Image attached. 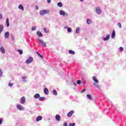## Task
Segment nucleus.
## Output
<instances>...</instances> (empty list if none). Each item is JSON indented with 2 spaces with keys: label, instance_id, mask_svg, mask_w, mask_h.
Returning a JSON list of instances; mask_svg holds the SVG:
<instances>
[{
  "label": "nucleus",
  "instance_id": "nucleus-1",
  "mask_svg": "<svg viewBox=\"0 0 126 126\" xmlns=\"http://www.w3.org/2000/svg\"><path fill=\"white\" fill-rule=\"evenodd\" d=\"M93 80L94 82V85L97 88H100V87L98 85L99 81H98V79H97V77L94 76L93 77Z\"/></svg>",
  "mask_w": 126,
  "mask_h": 126
},
{
  "label": "nucleus",
  "instance_id": "nucleus-2",
  "mask_svg": "<svg viewBox=\"0 0 126 126\" xmlns=\"http://www.w3.org/2000/svg\"><path fill=\"white\" fill-rule=\"evenodd\" d=\"M50 11L49 10H42L40 11L39 14L40 15H45V14H47V13H49Z\"/></svg>",
  "mask_w": 126,
  "mask_h": 126
},
{
  "label": "nucleus",
  "instance_id": "nucleus-3",
  "mask_svg": "<svg viewBox=\"0 0 126 126\" xmlns=\"http://www.w3.org/2000/svg\"><path fill=\"white\" fill-rule=\"evenodd\" d=\"M33 59L32 57H30L26 61V63L29 64V63H32L33 61Z\"/></svg>",
  "mask_w": 126,
  "mask_h": 126
},
{
  "label": "nucleus",
  "instance_id": "nucleus-4",
  "mask_svg": "<svg viewBox=\"0 0 126 126\" xmlns=\"http://www.w3.org/2000/svg\"><path fill=\"white\" fill-rule=\"evenodd\" d=\"M38 40H39V42H40L42 46L43 47H46L47 45L46 44V43L44 42V41L41 40L40 38H37Z\"/></svg>",
  "mask_w": 126,
  "mask_h": 126
},
{
  "label": "nucleus",
  "instance_id": "nucleus-5",
  "mask_svg": "<svg viewBox=\"0 0 126 126\" xmlns=\"http://www.w3.org/2000/svg\"><path fill=\"white\" fill-rule=\"evenodd\" d=\"M17 108L18 109V110H19L20 111H23V110H24L23 107H22V106H21V105L20 104H17Z\"/></svg>",
  "mask_w": 126,
  "mask_h": 126
},
{
  "label": "nucleus",
  "instance_id": "nucleus-6",
  "mask_svg": "<svg viewBox=\"0 0 126 126\" xmlns=\"http://www.w3.org/2000/svg\"><path fill=\"white\" fill-rule=\"evenodd\" d=\"M26 101V99L25 98V97L23 96L22 97H21V101H20L21 104H24Z\"/></svg>",
  "mask_w": 126,
  "mask_h": 126
},
{
  "label": "nucleus",
  "instance_id": "nucleus-7",
  "mask_svg": "<svg viewBox=\"0 0 126 126\" xmlns=\"http://www.w3.org/2000/svg\"><path fill=\"white\" fill-rule=\"evenodd\" d=\"M74 114V111L71 110L67 115V117L69 118L70 117H71L72 116V114Z\"/></svg>",
  "mask_w": 126,
  "mask_h": 126
},
{
  "label": "nucleus",
  "instance_id": "nucleus-8",
  "mask_svg": "<svg viewBox=\"0 0 126 126\" xmlns=\"http://www.w3.org/2000/svg\"><path fill=\"white\" fill-rule=\"evenodd\" d=\"M95 11L98 14H101V9H100V7H96L95 9Z\"/></svg>",
  "mask_w": 126,
  "mask_h": 126
},
{
  "label": "nucleus",
  "instance_id": "nucleus-9",
  "mask_svg": "<svg viewBox=\"0 0 126 126\" xmlns=\"http://www.w3.org/2000/svg\"><path fill=\"white\" fill-rule=\"evenodd\" d=\"M55 118L56 120L58 121V122H60V121H61V116H60V115H56Z\"/></svg>",
  "mask_w": 126,
  "mask_h": 126
},
{
  "label": "nucleus",
  "instance_id": "nucleus-10",
  "mask_svg": "<svg viewBox=\"0 0 126 126\" xmlns=\"http://www.w3.org/2000/svg\"><path fill=\"white\" fill-rule=\"evenodd\" d=\"M4 37L6 38V39H8V37H9V32H6L5 33Z\"/></svg>",
  "mask_w": 126,
  "mask_h": 126
},
{
  "label": "nucleus",
  "instance_id": "nucleus-11",
  "mask_svg": "<svg viewBox=\"0 0 126 126\" xmlns=\"http://www.w3.org/2000/svg\"><path fill=\"white\" fill-rule=\"evenodd\" d=\"M0 52L2 53V54H5V50H4V48H3V47H1L0 48Z\"/></svg>",
  "mask_w": 126,
  "mask_h": 126
},
{
  "label": "nucleus",
  "instance_id": "nucleus-12",
  "mask_svg": "<svg viewBox=\"0 0 126 126\" xmlns=\"http://www.w3.org/2000/svg\"><path fill=\"white\" fill-rule=\"evenodd\" d=\"M44 92L46 95H48V94H49V90L47 88H45L44 89Z\"/></svg>",
  "mask_w": 126,
  "mask_h": 126
},
{
  "label": "nucleus",
  "instance_id": "nucleus-13",
  "mask_svg": "<svg viewBox=\"0 0 126 126\" xmlns=\"http://www.w3.org/2000/svg\"><path fill=\"white\" fill-rule=\"evenodd\" d=\"M6 24L7 25V27H9V19L7 18L6 20Z\"/></svg>",
  "mask_w": 126,
  "mask_h": 126
},
{
  "label": "nucleus",
  "instance_id": "nucleus-14",
  "mask_svg": "<svg viewBox=\"0 0 126 126\" xmlns=\"http://www.w3.org/2000/svg\"><path fill=\"white\" fill-rule=\"evenodd\" d=\"M110 39V34H108L107 37L103 38L104 41H108Z\"/></svg>",
  "mask_w": 126,
  "mask_h": 126
},
{
  "label": "nucleus",
  "instance_id": "nucleus-15",
  "mask_svg": "<svg viewBox=\"0 0 126 126\" xmlns=\"http://www.w3.org/2000/svg\"><path fill=\"white\" fill-rule=\"evenodd\" d=\"M60 14L61 15H63L64 16V15H65V13L64 12V11H63V10H60Z\"/></svg>",
  "mask_w": 126,
  "mask_h": 126
},
{
  "label": "nucleus",
  "instance_id": "nucleus-16",
  "mask_svg": "<svg viewBox=\"0 0 126 126\" xmlns=\"http://www.w3.org/2000/svg\"><path fill=\"white\" fill-rule=\"evenodd\" d=\"M3 31V25H0V33H1Z\"/></svg>",
  "mask_w": 126,
  "mask_h": 126
},
{
  "label": "nucleus",
  "instance_id": "nucleus-17",
  "mask_svg": "<svg viewBox=\"0 0 126 126\" xmlns=\"http://www.w3.org/2000/svg\"><path fill=\"white\" fill-rule=\"evenodd\" d=\"M36 33L38 35V36H39V37L43 36V34H42V33H41V32H40L39 31H37Z\"/></svg>",
  "mask_w": 126,
  "mask_h": 126
},
{
  "label": "nucleus",
  "instance_id": "nucleus-18",
  "mask_svg": "<svg viewBox=\"0 0 126 126\" xmlns=\"http://www.w3.org/2000/svg\"><path fill=\"white\" fill-rule=\"evenodd\" d=\"M34 97L35 98V99H38V98H40V94H36Z\"/></svg>",
  "mask_w": 126,
  "mask_h": 126
},
{
  "label": "nucleus",
  "instance_id": "nucleus-19",
  "mask_svg": "<svg viewBox=\"0 0 126 126\" xmlns=\"http://www.w3.org/2000/svg\"><path fill=\"white\" fill-rule=\"evenodd\" d=\"M18 8H19V9H22V10H24V7L21 4L19 5Z\"/></svg>",
  "mask_w": 126,
  "mask_h": 126
},
{
  "label": "nucleus",
  "instance_id": "nucleus-20",
  "mask_svg": "<svg viewBox=\"0 0 126 126\" xmlns=\"http://www.w3.org/2000/svg\"><path fill=\"white\" fill-rule=\"evenodd\" d=\"M87 97L90 100H93V98H92V96H91V95H90V94H87Z\"/></svg>",
  "mask_w": 126,
  "mask_h": 126
},
{
  "label": "nucleus",
  "instance_id": "nucleus-21",
  "mask_svg": "<svg viewBox=\"0 0 126 126\" xmlns=\"http://www.w3.org/2000/svg\"><path fill=\"white\" fill-rule=\"evenodd\" d=\"M42 117L41 116H38L36 118V122H39V121H41Z\"/></svg>",
  "mask_w": 126,
  "mask_h": 126
},
{
  "label": "nucleus",
  "instance_id": "nucleus-22",
  "mask_svg": "<svg viewBox=\"0 0 126 126\" xmlns=\"http://www.w3.org/2000/svg\"><path fill=\"white\" fill-rule=\"evenodd\" d=\"M115 36H116V33H115V30H114L112 32L111 37L112 38H114Z\"/></svg>",
  "mask_w": 126,
  "mask_h": 126
},
{
  "label": "nucleus",
  "instance_id": "nucleus-23",
  "mask_svg": "<svg viewBox=\"0 0 126 126\" xmlns=\"http://www.w3.org/2000/svg\"><path fill=\"white\" fill-rule=\"evenodd\" d=\"M68 53L69 54H71L72 55H74V54H75V52L72 50H69Z\"/></svg>",
  "mask_w": 126,
  "mask_h": 126
},
{
  "label": "nucleus",
  "instance_id": "nucleus-24",
  "mask_svg": "<svg viewBox=\"0 0 126 126\" xmlns=\"http://www.w3.org/2000/svg\"><path fill=\"white\" fill-rule=\"evenodd\" d=\"M58 6H59V7H62L63 6V3H62L61 2H59L58 3Z\"/></svg>",
  "mask_w": 126,
  "mask_h": 126
},
{
  "label": "nucleus",
  "instance_id": "nucleus-25",
  "mask_svg": "<svg viewBox=\"0 0 126 126\" xmlns=\"http://www.w3.org/2000/svg\"><path fill=\"white\" fill-rule=\"evenodd\" d=\"M87 24H91V23H92L91 20L87 19Z\"/></svg>",
  "mask_w": 126,
  "mask_h": 126
},
{
  "label": "nucleus",
  "instance_id": "nucleus-26",
  "mask_svg": "<svg viewBox=\"0 0 126 126\" xmlns=\"http://www.w3.org/2000/svg\"><path fill=\"white\" fill-rule=\"evenodd\" d=\"M53 94H54V95H55L56 96H57V95H58V92H57L56 90H53Z\"/></svg>",
  "mask_w": 126,
  "mask_h": 126
},
{
  "label": "nucleus",
  "instance_id": "nucleus-27",
  "mask_svg": "<svg viewBox=\"0 0 126 126\" xmlns=\"http://www.w3.org/2000/svg\"><path fill=\"white\" fill-rule=\"evenodd\" d=\"M39 101H44L45 100V97H40L39 98Z\"/></svg>",
  "mask_w": 126,
  "mask_h": 126
},
{
  "label": "nucleus",
  "instance_id": "nucleus-28",
  "mask_svg": "<svg viewBox=\"0 0 126 126\" xmlns=\"http://www.w3.org/2000/svg\"><path fill=\"white\" fill-rule=\"evenodd\" d=\"M79 31H80L79 28H77L76 29V33L78 34V33H79Z\"/></svg>",
  "mask_w": 126,
  "mask_h": 126
},
{
  "label": "nucleus",
  "instance_id": "nucleus-29",
  "mask_svg": "<svg viewBox=\"0 0 126 126\" xmlns=\"http://www.w3.org/2000/svg\"><path fill=\"white\" fill-rule=\"evenodd\" d=\"M18 52L20 53V55H22V54H23V51L22 50L19 49Z\"/></svg>",
  "mask_w": 126,
  "mask_h": 126
},
{
  "label": "nucleus",
  "instance_id": "nucleus-30",
  "mask_svg": "<svg viewBox=\"0 0 126 126\" xmlns=\"http://www.w3.org/2000/svg\"><path fill=\"white\" fill-rule=\"evenodd\" d=\"M13 86V83H8V86H10V87H11Z\"/></svg>",
  "mask_w": 126,
  "mask_h": 126
},
{
  "label": "nucleus",
  "instance_id": "nucleus-31",
  "mask_svg": "<svg viewBox=\"0 0 126 126\" xmlns=\"http://www.w3.org/2000/svg\"><path fill=\"white\" fill-rule=\"evenodd\" d=\"M67 30L68 32H71V28H68Z\"/></svg>",
  "mask_w": 126,
  "mask_h": 126
},
{
  "label": "nucleus",
  "instance_id": "nucleus-32",
  "mask_svg": "<svg viewBox=\"0 0 126 126\" xmlns=\"http://www.w3.org/2000/svg\"><path fill=\"white\" fill-rule=\"evenodd\" d=\"M69 126H75V123H70L69 124Z\"/></svg>",
  "mask_w": 126,
  "mask_h": 126
},
{
  "label": "nucleus",
  "instance_id": "nucleus-33",
  "mask_svg": "<svg viewBox=\"0 0 126 126\" xmlns=\"http://www.w3.org/2000/svg\"><path fill=\"white\" fill-rule=\"evenodd\" d=\"M2 76V71H1V69H0V77H1Z\"/></svg>",
  "mask_w": 126,
  "mask_h": 126
},
{
  "label": "nucleus",
  "instance_id": "nucleus-34",
  "mask_svg": "<svg viewBox=\"0 0 126 126\" xmlns=\"http://www.w3.org/2000/svg\"><path fill=\"white\" fill-rule=\"evenodd\" d=\"M32 31H35V30H36V27H33L32 28Z\"/></svg>",
  "mask_w": 126,
  "mask_h": 126
},
{
  "label": "nucleus",
  "instance_id": "nucleus-35",
  "mask_svg": "<svg viewBox=\"0 0 126 126\" xmlns=\"http://www.w3.org/2000/svg\"><path fill=\"white\" fill-rule=\"evenodd\" d=\"M120 52H123L124 51V48L120 47Z\"/></svg>",
  "mask_w": 126,
  "mask_h": 126
},
{
  "label": "nucleus",
  "instance_id": "nucleus-36",
  "mask_svg": "<svg viewBox=\"0 0 126 126\" xmlns=\"http://www.w3.org/2000/svg\"><path fill=\"white\" fill-rule=\"evenodd\" d=\"M118 26H119V27L120 28H122V24H121V23H119L118 24Z\"/></svg>",
  "mask_w": 126,
  "mask_h": 126
},
{
  "label": "nucleus",
  "instance_id": "nucleus-37",
  "mask_svg": "<svg viewBox=\"0 0 126 126\" xmlns=\"http://www.w3.org/2000/svg\"><path fill=\"white\" fill-rule=\"evenodd\" d=\"M81 82V81H80V80H78L77 81V84H80Z\"/></svg>",
  "mask_w": 126,
  "mask_h": 126
},
{
  "label": "nucleus",
  "instance_id": "nucleus-38",
  "mask_svg": "<svg viewBox=\"0 0 126 126\" xmlns=\"http://www.w3.org/2000/svg\"><path fill=\"white\" fill-rule=\"evenodd\" d=\"M43 30L45 33H47V29L46 28H44Z\"/></svg>",
  "mask_w": 126,
  "mask_h": 126
},
{
  "label": "nucleus",
  "instance_id": "nucleus-39",
  "mask_svg": "<svg viewBox=\"0 0 126 126\" xmlns=\"http://www.w3.org/2000/svg\"><path fill=\"white\" fill-rule=\"evenodd\" d=\"M63 126H67V123H66V122H64L63 124Z\"/></svg>",
  "mask_w": 126,
  "mask_h": 126
},
{
  "label": "nucleus",
  "instance_id": "nucleus-40",
  "mask_svg": "<svg viewBox=\"0 0 126 126\" xmlns=\"http://www.w3.org/2000/svg\"><path fill=\"white\" fill-rule=\"evenodd\" d=\"M85 91H86V90L85 89H84L82 91L81 93H83V92H85Z\"/></svg>",
  "mask_w": 126,
  "mask_h": 126
},
{
  "label": "nucleus",
  "instance_id": "nucleus-41",
  "mask_svg": "<svg viewBox=\"0 0 126 126\" xmlns=\"http://www.w3.org/2000/svg\"><path fill=\"white\" fill-rule=\"evenodd\" d=\"M2 124V119H0V125H1Z\"/></svg>",
  "mask_w": 126,
  "mask_h": 126
},
{
  "label": "nucleus",
  "instance_id": "nucleus-42",
  "mask_svg": "<svg viewBox=\"0 0 126 126\" xmlns=\"http://www.w3.org/2000/svg\"><path fill=\"white\" fill-rule=\"evenodd\" d=\"M38 56L40 57V58H41L42 59H44V57L42 55H41V54H39V55Z\"/></svg>",
  "mask_w": 126,
  "mask_h": 126
},
{
  "label": "nucleus",
  "instance_id": "nucleus-43",
  "mask_svg": "<svg viewBox=\"0 0 126 126\" xmlns=\"http://www.w3.org/2000/svg\"><path fill=\"white\" fill-rule=\"evenodd\" d=\"M35 8L38 10V9H39V7H38V6H35Z\"/></svg>",
  "mask_w": 126,
  "mask_h": 126
},
{
  "label": "nucleus",
  "instance_id": "nucleus-44",
  "mask_svg": "<svg viewBox=\"0 0 126 126\" xmlns=\"http://www.w3.org/2000/svg\"><path fill=\"white\" fill-rule=\"evenodd\" d=\"M0 19H2V15L0 14Z\"/></svg>",
  "mask_w": 126,
  "mask_h": 126
},
{
  "label": "nucleus",
  "instance_id": "nucleus-45",
  "mask_svg": "<svg viewBox=\"0 0 126 126\" xmlns=\"http://www.w3.org/2000/svg\"><path fill=\"white\" fill-rule=\"evenodd\" d=\"M51 0H47V2H48L49 3H50V2H51Z\"/></svg>",
  "mask_w": 126,
  "mask_h": 126
},
{
  "label": "nucleus",
  "instance_id": "nucleus-46",
  "mask_svg": "<svg viewBox=\"0 0 126 126\" xmlns=\"http://www.w3.org/2000/svg\"><path fill=\"white\" fill-rule=\"evenodd\" d=\"M36 53L38 55V56L40 55V53H38V52H36Z\"/></svg>",
  "mask_w": 126,
  "mask_h": 126
},
{
  "label": "nucleus",
  "instance_id": "nucleus-47",
  "mask_svg": "<svg viewBox=\"0 0 126 126\" xmlns=\"http://www.w3.org/2000/svg\"><path fill=\"white\" fill-rule=\"evenodd\" d=\"M25 78H26V77H23V79H25Z\"/></svg>",
  "mask_w": 126,
  "mask_h": 126
},
{
  "label": "nucleus",
  "instance_id": "nucleus-48",
  "mask_svg": "<svg viewBox=\"0 0 126 126\" xmlns=\"http://www.w3.org/2000/svg\"><path fill=\"white\" fill-rule=\"evenodd\" d=\"M80 0V1H83V0Z\"/></svg>",
  "mask_w": 126,
  "mask_h": 126
},
{
  "label": "nucleus",
  "instance_id": "nucleus-49",
  "mask_svg": "<svg viewBox=\"0 0 126 126\" xmlns=\"http://www.w3.org/2000/svg\"><path fill=\"white\" fill-rule=\"evenodd\" d=\"M13 40H14V37H13Z\"/></svg>",
  "mask_w": 126,
  "mask_h": 126
},
{
  "label": "nucleus",
  "instance_id": "nucleus-50",
  "mask_svg": "<svg viewBox=\"0 0 126 126\" xmlns=\"http://www.w3.org/2000/svg\"><path fill=\"white\" fill-rule=\"evenodd\" d=\"M75 85H76V84H74Z\"/></svg>",
  "mask_w": 126,
  "mask_h": 126
}]
</instances>
